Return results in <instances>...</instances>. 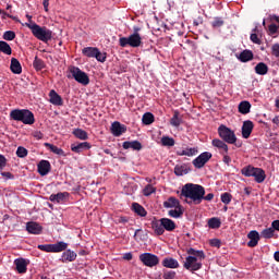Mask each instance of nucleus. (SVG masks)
Masks as SVG:
<instances>
[{
    "instance_id": "obj_49",
    "label": "nucleus",
    "mask_w": 279,
    "mask_h": 279,
    "mask_svg": "<svg viewBox=\"0 0 279 279\" xmlns=\"http://www.w3.org/2000/svg\"><path fill=\"white\" fill-rule=\"evenodd\" d=\"M220 199L222 202V204H230V202H232V194L226 192V193H222L221 196H220Z\"/></svg>"
},
{
    "instance_id": "obj_57",
    "label": "nucleus",
    "mask_w": 279,
    "mask_h": 279,
    "mask_svg": "<svg viewBox=\"0 0 279 279\" xmlns=\"http://www.w3.org/2000/svg\"><path fill=\"white\" fill-rule=\"evenodd\" d=\"M271 53L275 56V58H279V44L272 45Z\"/></svg>"
},
{
    "instance_id": "obj_12",
    "label": "nucleus",
    "mask_w": 279,
    "mask_h": 279,
    "mask_svg": "<svg viewBox=\"0 0 279 279\" xmlns=\"http://www.w3.org/2000/svg\"><path fill=\"white\" fill-rule=\"evenodd\" d=\"M49 101L52 106H63L64 100H62V96L58 94L56 89H51L49 92Z\"/></svg>"
},
{
    "instance_id": "obj_43",
    "label": "nucleus",
    "mask_w": 279,
    "mask_h": 279,
    "mask_svg": "<svg viewBox=\"0 0 279 279\" xmlns=\"http://www.w3.org/2000/svg\"><path fill=\"white\" fill-rule=\"evenodd\" d=\"M161 145H163V147H173L175 140H173V137L163 136L161 137Z\"/></svg>"
},
{
    "instance_id": "obj_35",
    "label": "nucleus",
    "mask_w": 279,
    "mask_h": 279,
    "mask_svg": "<svg viewBox=\"0 0 279 279\" xmlns=\"http://www.w3.org/2000/svg\"><path fill=\"white\" fill-rule=\"evenodd\" d=\"M155 120H156V118L154 117V113H151V112H146L142 117V123L144 125H151V123H154Z\"/></svg>"
},
{
    "instance_id": "obj_23",
    "label": "nucleus",
    "mask_w": 279,
    "mask_h": 279,
    "mask_svg": "<svg viewBox=\"0 0 279 279\" xmlns=\"http://www.w3.org/2000/svg\"><path fill=\"white\" fill-rule=\"evenodd\" d=\"M161 226H163V231L173 232L177 226L175 222L169 218H161Z\"/></svg>"
},
{
    "instance_id": "obj_39",
    "label": "nucleus",
    "mask_w": 279,
    "mask_h": 279,
    "mask_svg": "<svg viewBox=\"0 0 279 279\" xmlns=\"http://www.w3.org/2000/svg\"><path fill=\"white\" fill-rule=\"evenodd\" d=\"M170 124L173 128H180V125L182 124V119H180V112L174 111L173 117L170 119Z\"/></svg>"
},
{
    "instance_id": "obj_8",
    "label": "nucleus",
    "mask_w": 279,
    "mask_h": 279,
    "mask_svg": "<svg viewBox=\"0 0 279 279\" xmlns=\"http://www.w3.org/2000/svg\"><path fill=\"white\" fill-rule=\"evenodd\" d=\"M140 260L146 267H156V265L160 263V258L151 253H143L142 255H140Z\"/></svg>"
},
{
    "instance_id": "obj_10",
    "label": "nucleus",
    "mask_w": 279,
    "mask_h": 279,
    "mask_svg": "<svg viewBox=\"0 0 279 279\" xmlns=\"http://www.w3.org/2000/svg\"><path fill=\"white\" fill-rule=\"evenodd\" d=\"M70 194L69 192H59L57 194H51L49 199L54 204H64L69 202Z\"/></svg>"
},
{
    "instance_id": "obj_6",
    "label": "nucleus",
    "mask_w": 279,
    "mask_h": 279,
    "mask_svg": "<svg viewBox=\"0 0 279 279\" xmlns=\"http://www.w3.org/2000/svg\"><path fill=\"white\" fill-rule=\"evenodd\" d=\"M218 135L229 145L236 143V134H234V131L223 124L218 128Z\"/></svg>"
},
{
    "instance_id": "obj_17",
    "label": "nucleus",
    "mask_w": 279,
    "mask_h": 279,
    "mask_svg": "<svg viewBox=\"0 0 279 279\" xmlns=\"http://www.w3.org/2000/svg\"><path fill=\"white\" fill-rule=\"evenodd\" d=\"M90 143L88 142H82L78 144H72L71 150L74 151V154H82L85 149H90Z\"/></svg>"
},
{
    "instance_id": "obj_4",
    "label": "nucleus",
    "mask_w": 279,
    "mask_h": 279,
    "mask_svg": "<svg viewBox=\"0 0 279 279\" xmlns=\"http://www.w3.org/2000/svg\"><path fill=\"white\" fill-rule=\"evenodd\" d=\"M25 26L31 29L33 36H35L37 40H41V43H49V40H51L52 32L47 27H41L40 25L32 22L26 23Z\"/></svg>"
},
{
    "instance_id": "obj_14",
    "label": "nucleus",
    "mask_w": 279,
    "mask_h": 279,
    "mask_svg": "<svg viewBox=\"0 0 279 279\" xmlns=\"http://www.w3.org/2000/svg\"><path fill=\"white\" fill-rule=\"evenodd\" d=\"M211 145L213 147H216V149H218L219 154L221 155H226L228 154V144H226V142L219 140V138H215L211 141Z\"/></svg>"
},
{
    "instance_id": "obj_32",
    "label": "nucleus",
    "mask_w": 279,
    "mask_h": 279,
    "mask_svg": "<svg viewBox=\"0 0 279 279\" xmlns=\"http://www.w3.org/2000/svg\"><path fill=\"white\" fill-rule=\"evenodd\" d=\"M168 215L169 217H172V219H180V217L184 215V209L182 208V205H180L179 207L171 208L168 211Z\"/></svg>"
},
{
    "instance_id": "obj_34",
    "label": "nucleus",
    "mask_w": 279,
    "mask_h": 279,
    "mask_svg": "<svg viewBox=\"0 0 279 279\" xmlns=\"http://www.w3.org/2000/svg\"><path fill=\"white\" fill-rule=\"evenodd\" d=\"M268 72H269V66H267V64L263 62H259L256 64L255 73H257V75H267Z\"/></svg>"
},
{
    "instance_id": "obj_21",
    "label": "nucleus",
    "mask_w": 279,
    "mask_h": 279,
    "mask_svg": "<svg viewBox=\"0 0 279 279\" xmlns=\"http://www.w3.org/2000/svg\"><path fill=\"white\" fill-rule=\"evenodd\" d=\"M151 228L157 236H162V234H165V227L161 219L153 221Z\"/></svg>"
},
{
    "instance_id": "obj_56",
    "label": "nucleus",
    "mask_w": 279,
    "mask_h": 279,
    "mask_svg": "<svg viewBox=\"0 0 279 279\" xmlns=\"http://www.w3.org/2000/svg\"><path fill=\"white\" fill-rule=\"evenodd\" d=\"M251 40L254 43V45H260V38H258V35L256 33L251 34Z\"/></svg>"
},
{
    "instance_id": "obj_62",
    "label": "nucleus",
    "mask_w": 279,
    "mask_h": 279,
    "mask_svg": "<svg viewBox=\"0 0 279 279\" xmlns=\"http://www.w3.org/2000/svg\"><path fill=\"white\" fill-rule=\"evenodd\" d=\"M1 177L7 178V180H12V178H14L10 172H1Z\"/></svg>"
},
{
    "instance_id": "obj_64",
    "label": "nucleus",
    "mask_w": 279,
    "mask_h": 279,
    "mask_svg": "<svg viewBox=\"0 0 279 279\" xmlns=\"http://www.w3.org/2000/svg\"><path fill=\"white\" fill-rule=\"evenodd\" d=\"M272 123H275V125H277V128H279V116H276V117L272 119Z\"/></svg>"
},
{
    "instance_id": "obj_5",
    "label": "nucleus",
    "mask_w": 279,
    "mask_h": 279,
    "mask_svg": "<svg viewBox=\"0 0 279 279\" xmlns=\"http://www.w3.org/2000/svg\"><path fill=\"white\" fill-rule=\"evenodd\" d=\"M120 47H133L134 49L143 45V37L140 33H133L129 37H121L119 39Z\"/></svg>"
},
{
    "instance_id": "obj_59",
    "label": "nucleus",
    "mask_w": 279,
    "mask_h": 279,
    "mask_svg": "<svg viewBox=\"0 0 279 279\" xmlns=\"http://www.w3.org/2000/svg\"><path fill=\"white\" fill-rule=\"evenodd\" d=\"M8 160L5 159V157L3 155H0V171L3 170V168L5 167Z\"/></svg>"
},
{
    "instance_id": "obj_36",
    "label": "nucleus",
    "mask_w": 279,
    "mask_h": 279,
    "mask_svg": "<svg viewBox=\"0 0 279 279\" xmlns=\"http://www.w3.org/2000/svg\"><path fill=\"white\" fill-rule=\"evenodd\" d=\"M98 48L96 47H86L82 50L83 56H86V58H95L97 54Z\"/></svg>"
},
{
    "instance_id": "obj_26",
    "label": "nucleus",
    "mask_w": 279,
    "mask_h": 279,
    "mask_svg": "<svg viewBox=\"0 0 279 279\" xmlns=\"http://www.w3.org/2000/svg\"><path fill=\"white\" fill-rule=\"evenodd\" d=\"M253 178L255 179V182H257V184H263L267 175L265 174V170L260 168H255V172H253Z\"/></svg>"
},
{
    "instance_id": "obj_44",
    "label": "nucleus",
    "mask_w": 279,
    "mask_h": 279,
    "mask_svg": "<svg viewBox=\"0 0 279 279\" xmlns=\"http://www.w3.org/2000/svg\"><path fill=\"white\" fill-rule=\"evenodd\" d=\"M33 66L36 71H43V69H45V61H43L38 57H35V60L33 62Z\"/></svg>"
},
{
    "instance_id": "obj_41",
    "label": "nucleus",
    "mask_w": 279,
    "mask_h": 279,
    "mask_svg": "<svg viewBox=\"0 0 279 279\" xmlns=\"http://www.w3.org/2000/svg\"><path fill=\"white\" fill-rule=\"evenodd\" d=\"M256 171V168L253 166H246L241 170L242 175H245V178H253L254 172Z\"/></svg>"
},
{
    "instance_id": "obj_42",
    "label": "nucleus",
    "mask_w": 279,
    "mask_h": 279,
    "mask_svg": "<svg viewBox=\"0 0 279 279\" xmlns=\"http://www.w3.org/2000/svg\"><path fill=\"white\" fill-rule=\"evenodd\" d=\"M0 51L5 56H12V47H10L9 43L0 41Z\"/></svg>"
},
{
    "instance_id": "obj_18",
    "label": "nucleus",
    "mask_w": 279,
    "mask_h": 279,
    "mask_svg": "<svg viewBox=\"0 0 279 279\" xmlns=\"http://www.w3.org/2000/svg\"><path fill=\"white\" fill-rule=\"evenodd\" d=\"M26 230L29 234H40L43 227L38 222H27Z\"/></svg>"
},
{
    "instance_id": "obj_3",
    "label": "nucleus",
    "mask_w": 279,
    "mask_h": 279,
    "mask_svg": "<svg viewBox=\"0 0 279 279\" xmlns=\"http://www.w3.org/2000/svg\"><path fill=\"white\" fill-rule=\"evenodd\" d=\"M10 119L20 121L21 123H24V125H34L36 123L34 112L29 109H13L10 112Z\"/></svg>"
},
{
    "instance_id": "obj_19",
    "label": "nucleus",
    "mask_w": 279,
    "mask_h": 279,
    "mask_svg": "<svg viewBox=\"0 0 279 279\" xmlns=\"http://www.w3.org/2000/svg\"><path fill=\"white\" fill-rule=\"evenodd\" d=\"M162 266L167 269H178V267H180V263L175 258L166 257L162 260Z\"/></svg>"
},
{
    "instance_id": "obj_27",
    "label": "nucleus",
    "mask_w": 279,
    "mask_h": 279,
    "mask_svg": "<svg viewBox=\"0 0 279 279\" xmlns=\"http://www.w3.org/2000/svg\"><path fill=\"white\" fill-rule=\"evenodd\" d=\"M177 156H197V147H185L177 151Z\"/></svg>"
},
{
    "instance_id": "obj_30",
    "label": "nucleus",
    "mask_w": 279,
    "mask_h": 279,
    "mask_svg": "<svg viewBox=\"0 0 279 279\" xmlns=\"http://www.w3.org/2000/svg\"><path fill=\"white\" fill-rule=\"evenodd\" d=\"M69 247V244L65 242H57L54 244H51V253L58 254L60 252H64Z\"/></svg>"
},
{
    "instance_id": "obj_37",
    "label": "nucleus",
    "mask_w": 279,
    "mask_h": 279,
    "mask_svg": "<svg viewBox=\"0 0 279 279\" xmlns=\"http://www.w3.org/2000/svg\"><path fill=\"white\" fill-rule=\"evenodd\" d=\"M73 135L80 141H88V133L82 129L74 130Z\"/></svg>"
},
{
    "instance_id": "obj_31",
    "label": "nucleus",
    "mask_w": 279,
    "mask_h": 279,
    "mask_svg": "<svg viewBox=\"0 0 279 279\" xmlns=\"http://www.w3.org/2000/svg\"><path fill=\"white\" fill-rule=\"evenodd\" d=\"M238 60H240V62H250L254 60V52H252V50H244L238 56Z\"/></svg>"
},
{
    "instance_id": "obj_45",
    "label": "nucleus",
    "mask_w": 279,
    "mask_h": 279,
    "mask_svg": "<svg viewBox=\"0 0 279 279\" xmlns=\"http://www.w3.org/2000/svg\"><path fill=\"white\" fill-rule=\"evenodd\" d=\"M174 173L175 175H186V173H189V168H186V166H175Z\"/></svg>"
},
{
    "instance_id": "obj_20",
    "label": "nucleus",
    "mask_w": 279,
    "mask_h": 279,
    "mask_svg": "<svg viewBox=\"0 0 279 279\" xmlns=\"http://www.w3.org/2000/svg\"><path fill=\"white\" fill-rule=\"evenodd\" d=\"M77 258V253L71 250H66L62 253L61 260L62 263H73Z\"/></svg>"
},
{
    "instance_id": "obj_38",
    "label": "nucleus",
    "mask_w": 279,
    "mask_h": 279,
    "mask_svg": "<svg viewBox=\"0 0 279 279\" xmlns=\"http://www.w3.org/2000/svg\"><path fill=\"white\" fill-rule=\"evenodd\" d=\"M208 228L211 230H217L221 228V219L214 217L208 220Z\"/></svg>"
},
{
    "instance_id": "obj_13",
    "label": "nucleus",
    "mask_w": 279,
    "mask_h": 279,
    "mask_svg": "<svg viewBox=\"0 0 279 279\" xmlns=\"http://www.w3.org/2000/svg\"><path fill=\"white\" fill-rule=\"evenodd\" d=\"M126 131L128 129L125 125L121 124L119 121H116L111 124V134L114 136H121L122 134H125Z\"/></svg>"
},
{
    "instance_id": "obj_7",
    "label": "nucleus",
    "mask_w": 279,
    "mask_h": 279,
    "mask_svg": "<svg viewBox=\"0 0 279 279\" xmlns=\"http://www.w3.org/2000/svg\"><path fill=\"white\" fill-rule=\"evenodd\" d=\"M70 73L75 82H77L78 84H82L83 86H88L90 84V78L88 77V74H86V72L82 71L80 68L71 66Z\"/></svg>"
},
{
    "instance_id": "obj_2",
    "label": "nucleus",
    "mask_w": 279,
    "mask_h": 279,
    "mask_svg": "<svg viewBox=\"0 0 279 279\" xmlns=\"http://www.w3.org/2000/svg\"><path fill=\"white\" fill-rule=\"evenodd\" d=\"M189 256L185 258V262L183 263L184 269H187V271H199L202 268V263L206 258V254H204V251H197L195 248H189L187 250Z\"/></svg>"
},
{
    "instance_id": "obj_61",
    "label": "nucleus",
    "mask_w": 279,
    "mask_h": 279,
    "mask_svg": "<svg viewBox=\"0 0 279 279\" xmlns=\"http://www.w3.org/2000/svg\"><path fill=\"white\" fill-rule=\"evenodd\" d=\"M271 228H272L274 232H276V230L279 232V220H274L271 222Z\"/></svg>"
},
{
    "instance_id": "obj_52",
    "label": "nucleus",
    "mask_w": 279,
    "mask_h": 279,
    "mask_svg": "<svg viewBox=\"0 0 279 279\" xmlns=\"http://www.w3.org/2000/svg\"><path fill=\"white\" fill-rule=\"evenodd\" d=\"M278 31H279V27L276 24H270L268 26V34H269V36H276V34H278Z\"/></svg>"
},
{
    "instance_id": "obj_15",
    "label": "nucleus",
    "mask_w": 279,
    "mask_h": 279,
    "mask_svg": "<svg viewBox=\"0 0 279 279\" xmlns=\"http://www.w3.org/2000/svg\"><path fill=\"white\" fill-rule=\"evenodd\" d=\"M247 239H250V241L247 242V246L256 247V245H258V242L260 241V234L258 233V231L253 230L248 232Z\"/></svg>"
},
{
    "instance_id": "obj_40",
    "label": "nucleus",
    "mask_w": 279,
    "mask_h": 279,
    "mask_svg": "<svg viewBox=\"0 0 279 279\" xmlns=\"http://www.w3.org/2000/svg\"><path fill=\"white\" fill-rule=\"evenodd\" d=\"M45 147H48L52 154H56L57 156H64V150L56 145L46 143Z\"/></svg>"
},
{
    "instance_id": "obj_50",
    "label": "nucleus",
    "mask_w": 279,
    "mask_h": 279,
    "mask_svg": "<svg viewBox=\"0 0 279 279\" xmlns=\"http://www.w3.org/2000/svg\"><path fill=\"white\" fill-rule=\"evenodd\" d=\"M27 154H28L27 148L23 146L17 147V150H16L17 158H26Z\"/></svg>"
},
{
    "instance_id": "obj_51",
    "label": "nucleus",
    "mask_w": 279,
    "mask_h": 279,
    "mask_svg": "<svg viewBox=\"0 0 279 279\" xmlns=\"http://www.w3.org/2000/svg\"><path fill=\"white\" fill-rule=\"evenodd\" d=\"M14 38H16V33H14L12 31L4 32V34H3L4 40H14Z\"/></svg>"
},
{
    "instance_id": "obj_58",
    "label": "nucleus",
    "mask_w": 279,
    "mask_h": 279,
    "mask_svg": "<svg viewBox=\"0 0 279 279\" xmlns=\"http://www.w3.org/2000/svg\"><path fill=\"white\" fill-rule=\"evenodd\" d=\"M209 245H211V247H220L221 246V241H219V239H211L209 241Z\"/></svg>"
},
{
    "instance_id": "obj_29",
    "label": "nucleus",
    "mask_w": 279,
    "mask_h": 279,
    "mask_svg": "<svg viewBox=\"0 0 279 279\" xmlns=\"http://www.w3.org/2000/svg\"><path fill=\"white\" fill-rule=\"evenodd\" d=\"M179 206H182L180 204V199L173 197V196H170L168 199H166L163 202V207L165 208H178Z\"/></svg>"
},
{
    "instance_id": "obj_53",
    "label": "nucleus",
    "mask_w": 279,
    "mask_h": 279,
    "mask_svg": "<svg viewBox=\"0 0 279 279\" xmlns=\"http://www.w3.org/2000/svg\"><path fill=\"white\" fill-rule=\"evenodd\" d=\"M174 278H175V271L173 270L163 271V279H174Z\"/></svg>"
},
{
    "instance_id": "obj_60",
    "label": "nucleus",
    "mask_w": 279,
    "mask_h": 279,
    "mask_svg": "<svg viewBox=\"0 0 279 279\" xmlns=\"http://www.w3.org/2000/svg\"><path fill=\"white\" fill-rule=\"evenodd\" d=\"M222 162H225V165H230L232 162V158H230V156H228V154L222 155Z\"/></svg>"
},
{
    "instance_id": "obj_22",
    "label": "nucleus",
    "mask_w": 279,
    "mask_h": 279,
    "mask_svg": "<svg viewBox=\"0 0 279 279\" xmlns=\"http://www.w3.org/2000/svg\"><path fill=\"white\" fill-rule=\"evenodd\" d=\"M122 147L123 149H134L135 151H141L143 149V145L138 141L124 142Z\"/></svg>"
},
{
    "instance_id": "obj_63",
    "label": "nucleus",
    "mask_w": 279,
    "mask_h": 279,
    "mask_svg": "<svg viewBox=\"0 0 279 279\" xmlns=\"http://www.w3.org/2000/svg\"><path fill=\"white\" fill-rule=\"evenodd\" d=\"M132 258H133L132 253H125V254L123 255V259H124V260H132Z\"/></svg>"
},
{
    "instance_id": "obj_48",
    "label": "nucleus",
    "mask_w": 279,
    "mask_h": 279,
    "mask_svg": "<svg viewBox=\"0 0 279 279\" xmlns=\"http://www.w3.org/2000/svg\"><path fill=\"white\" fill-rule=\"evenodd\" d=\"M98 62H106L108 54L106 52L99 51V48L94 57Z\"/></svg>"
},
{
    "instance_id": "obj_28",
    "label": "nucleus",
    "mask_w": 279,
    "mask_h": 279,
    "mask_svg": "<svg viewBox=\"0 0 279 279\" xmlns=\"http://www.w3.org/2000/svg\"><path fill=\"white\" fill-rule=\"evenodd\" d=\"M238 110L240 114H250V111L252 110V104L247 100H243L239 104Z\"/></svg>"
},
{
    "instance_id": "obj_24",
    "label": "nucleus",
    "mask_w": 279,
    "mask_h": 279,
    "mask_svg": "<svg viewBox=\"0 0 279 279\" xmlns=\"http://www.w3.org/2000/svg\"><path fill=\"white\" fill-rule=\"evenodd\" d=\"M14 265L16 266L17 274H26L27 272V262H25L24 258L15 259Z\"/></svg>"
},
{
    "instance_id": "obj_47",
    "label": "nucleus",
    "mask_w": 279,
    "mask_h": 279,
    "mask_svg": "<svg viewBox=\"0 0 279 279\" xmlns=\"http://www.w3.org/2000/svg\"><path fill=\"white\" fill-rule=\"evenodd\" d=\"M274 228H267L262 231V238L263 239H272L274 236Z\"/></svg>"
},
{
    "instance_id": "obj_33",
    "label": "nucleus",
    "mask_w": 279,
    "mask_h": 279,
    "mask_svg": "<svg viewBox=\"0 0 279 279\" xmlns=\"http://www.w3.org/2000/svg\"><path fill=\"white\" fill-rule=\"evenodd\" d=\"M132 210L140 217H147V210L138 203L132 204Z\"/></svg>"
},
{
    "instance_id": "obj_1",
    "label": "nucleus",
    "mask_w": 279,
    "mask_h": 279,
    "mask_svg": "<svg viewBox=\"0 0 279 279\" xmlns=\"http://www.w3.org/2000/svg\"><path fill=\"white\" fill-rule=\"evenodd\" d=\"M206 190L199 184L186 183L181 190V196L185 197L187 204H202Z\"/></svg>"
},
{
    "instance_id": "obj_46",
    "label": "nucleus",
    "mask_w": 279,
    "mask_h": 279,
    "mask_svg": "<svg viewBox=\"0 0 279 279\" xmlns=\"http://www.w3.org/2000/svg\"><path fill=\"white\" fill-rule=\"evenodd\" d=\"M154 193H156V187L151 184L146 185L143 190V195H145V197H149V195Z\"/></svg>"
},
{
    "instance_id": "obj_9",
    "label": "nucleus",
    "mask_w": 279,
    "mask_h": 279,
    "mask_svg": "<svg viewBox=\"0 0 279 279\" xmlns=\"http://www.w3.org/2000/svg\"><path fill=\"white\" fill-rule=\"evenodd\" d=\"M213 154L205 151L193 160V165L196 169H202V167H204V165H206V162H208V160H210Z\"/></svg>"
},
{
    "instance_id": "obj_11",
    "label": "nucleus",
    "mask_w": 279,
    "mask_h": 279,
    "mask_svg": "<svg viewBox=\"0 0 279 279\" xmlns=\"http://www.w3.org/2000/svg\"><path fill=\"white\" fill-rule=\"evenodd\" d=\"M254 131V122L252 120H246L242 125V136L244 138H250L252 136V132Z\"/></svg>"
},
{
    "instance_id": "obj_25",
    "label": "nucleus",
    "mask_w": 279,
    "mask_h": 279,
    "mask_svg": "<svg viewBox=\"0 0 279 279\" xmlns=\"http://www.w3.org/2000/svg\"><path fill=\"white\" fill-rule=\"evenodd\" d=\"M10 69L15 75H21L23 73V66H21V62L17 61L16 58L11 59Z\"/></svg>"
},
{
    "instance_id": "obj_55",
    "label": "nucleus",
    "mask_w": 279,
    "mask_h": 279,
    "mask_svg": "<svg viewBox=\"0 0 279 279\" xmlns=\"http://www.w3.org/2000/svg\"><path fill=\"white\" fill-rule=\"evenodd\" d=\"M211 25L213 27H221L223 25V20L221 17H216Z\"/></svg>"
},
{
    "instance_id": "obj_16",
    "label": "nucleus",
    "mask_w": 279,
    "mask_h": 279,
    "mask_svg": "<svg viewBox=\"0 0 279 279\" xmlns=\"http://www.w3.org/2000/svg\"><path fill=\"white\" fill-rule=\"evenodd\" d=\"M38 173L41 175H47L51 171V163L47 160H41L37 165Z\"/></svg>"
},
{
    "instance_id": "obj_54",
    "label": "nucleus",
    "mask_w": 279,
    "mask_h": 279,
    "mask_svg": "<svg viewBox=\"0 0 279 279\" xmlns=\"http://www.w3.org/2000/svg\"><path fill=\"white\" fill-rule=\"evenodd\" d=\"M38 250H40L41 252H48L51 253V244H39Z\"/></svg>"
}]
</instances>
